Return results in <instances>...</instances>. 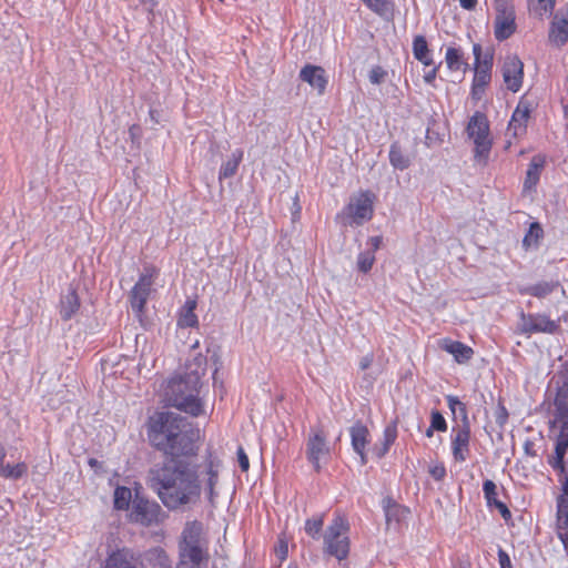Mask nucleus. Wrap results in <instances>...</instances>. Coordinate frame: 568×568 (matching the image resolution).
<instances>
[{
  "label": "nucleus",
  "mask_w": 568,
  "mask_h": 568,
  "mask_svg": "<svg viewBox=\"0 0 568 568\" xmlns=\"http://www.w3.org/2000/svg\"><path fill=\"white\" fill-rule=\"evenodd\" d=\"M146 435L150 444L171 457V462L197 455L200 429L176 413L155 412L149 417Z\"/></svg>",
  "instance_id": "1"
},
{
  "label": "nucleus",
  "mask_w": 568,
  "mask_h": 568,
  "mask_svg": "<svg viewBox=\"0 0 568 568\" xmlns=\"http://www.w3.org/2000/svg\"><path fill=\"white\" fill-rule=\"evenodd\" d=\"M148 484L171 510L194 504L201 496L197 466L186 462H170L150 469Z\"/></svg>",
  "instance_id": "2"
},
{
  "label": "nucleus",
  "mask_w": 568,
  "mask_h": 568,
  "mask_svg": "<svg viewBox=\"0 0 568 568\" xmlns=\"http://www.w3.org/2000/svg\"><path fill=\"white\" fill-rule=\"evenodd\" d=\"M201 378L196 372L171 377L163 389V400L193 417L204 413L200 398Z\"/></svg>",
  "instance_id": "3"
},
{
  "label": "nucleus",
  "mask_w": 568,
  "mask_h": 568,
  "mask_svg": "<svg viewBox=\"0 0 568 568\" xmlns=\"http://www.w3.org/2000/svg\"><path fill=\"white\" fill-rule=\"evenodd\" d=\"M179 555L176 568H204L206 566L209 554L201 521L193 520L185 524Z\"/></svg>",
  "instance_id": "4"
},
{
  "label": "nucleus",
  "mask_w": 568,
  "mask_h": 568,
  "mask_svg": "<svg viewBox=\"0 0 568 568\" xmlns=\"http://www.w3.org/2000/svg\"><path fill=\"white\" fill-rule=\"evenodd\" d=\"M349 524L342 515H336L323 535V550L337 560H344L349 554Z\"/></svg>",
  "instance_id": "5"
},
{
  "label": "nucleus",
  "mask_w": 568,
  "mask_h": 568,
  "mask_svg": "<svg viewBox=\"0 0 568 568\" xmlns=\"http://www.w3.org/2000/svg\"><path fill=\"white\" fill-rule=\"evenodd\" d=\"M467 134L475 144V159L479 163H486L491 149V139L489 135V122L481 112H475L469 119Z\"/></svg>",
  "instance_id": "6"
},
{
  "label": "nucleus",
  "mask_w": 568,
  "mask_h": 568,
  "mask_svg": "<svg viewBox=\"0 0 568 568\" xmlns=\"http://www.w3.org/2000/svg\"><path fill=\"white\" fill-rule=\"evenodd\" d=\"M473 53L475 57V74L473 79L471 95L475 99H480L486 85L491 79L494 54L490 50L483 53V48L479 43H474Z\"/></svg>",
  "instance_id": "7"
},
{
  "label": "nucleus",
  "mask_w": 568,
  "mask_h": 568,
  "mask_svg": "<svg viewBox=\"0 0 568 568\" xmlns=\"http://www.w3.org/2000/svg\"><path fill=\"white\" fill-rule=\"evenodd\" d=\"M496 17L494 21V36L496 40L509 39L517 29L515 7L510 1L494 2Z\"/></svg>",
  "instance_id": "8"
},
{
  "label": "nucleus",
  "mask_w": 568,
  "mask_h": 568,
  "mask_svg": "<svg viewBox=\"0 0 568 568\" xmlns=\"http://www.w3.org/2000/svg\"><path fill=\"white\" fill-rule=\"evenodd\" d=\"M305 454L314 470L320 473L322 464H326L331 456V449L322 429L311 430L306 440Z\"/></svg>",
  "instance_id": "9"
},
{
  "label": "nucleus",
  "mask_w": 568,
  "mask_h": 568,
  "mask_svg": "<svg viewBox=\"0 0 568 568\" xmlns=\"http://www.w3.org/2000/svg\"><path fill=\"white\" fill-rule=\"evenodd\" d=\"M162 508L156 501L148 500L143 497L135 496L132 501L130 519L142 526H152L161 521Z\"/></svg>",
  "instance_id": "10"
},
{
  "label": "nucleus",
  "mask_w": 568,
  "mask_h": 568,
  "mask_svg": "<svg viewBox=\"0 0 568 568\" xmlns=\"http://www.w3.org/2000/svg\"><path fill=\"white\" fill-rule=\"evenodd\" d=\"M349 224L361 225L373 216V194L369 191L361 192L346 206Z\"/></svg>",
  "instance_id": "11"
},
{
  "label": "nucleus",
  "mask_w": 568,
  "mask_h": 568,
  "mask_svg": "<svg viewBox=\"0 0 568 568\" xmlns=\"http://www.w3.org/2000/svg\"><path fill=\"white\" fill-rule=\"evenodd\" d=\"M560 320L552 321L544 314H520V331L525 334H555L560 329Z\"/></svg>",
  "instance_id": "12"
},
{
  "label": "nucleus",
  "mask_w": 568,
  "mask_h": 568,
  "mask_svg": "<svg viewBox=\"0 0 568 568\" xmlns=\"http://www.w3.org/2000/svg\"><path fill=\"white\" fill-rule=\"evenodd\" d=\"M501 73L507 89L511 92H518L524 79V63L521 60L517 55L506 57Z\"/></svg>",
  "instance_id": "13"
},
{
  "label": "nucleus",
  "mask_w": 568,
  "mask_h": 568,
  "mask_svg": "<svg viewBox=\"0 0 568 568\" xmlns=\"http://www.w3.org/2000/svg\"><path fill=\"white\" fill-rule=\"evenodd\" d=\"M298 77L303 82H306L312 89H314L318 95H323L325 93L328 78L326 71L322 67L305 64L301 69Z\"/></svg>",
  "instance_id": "14"
},
{
  "label": "nucleus",
  "mask_w": 568,
  "mask_h": 568,
  "mask_svg": "<svg viewBox=\"0 0 568 568\" xmlns=\"http://www.w3.org/2000/svg\"><path fill=\"white\" fill-rule=\"evenodd\" d=\"M532 110V104L528 100L521 99L513 112L507 132L517 138L526 133L527 122Z\"/></svg>",
  "instance_id": "15"
},
{
  "label": "nucleus",
  "mask_w": 568,
  "mask_h": 568,
  "mask_svg": "<svg viewBox=\"0 0 568 568\" xmlns=\"http://www.w3.org/2000/svg\"><path fill=\"white\" fill-rule=\"evenodd\" d=\"M153 281L152 276L142 274L131 291L130 301L132 310L141 314L149 298Z\"/></svg>",
  "instance_id": "16"
},
{
  "label": "nucleus",
  "mask_w": 568,
  "mask_h": 568,
  "mask_svg": "<svg viewBox=\"0 0 568 568\" xmlns=\"http://www.w3.org/2000/svg\"><path fill=\"white\" fill-rule=\"evenodd\" d=\"M453 432L455 433L452 439L453 456L456 462L463 463L469 453L470 427L468 422H464L463 426L454 428Z\"/></svg>",
  "instance_id": "17"
},
{
  "label": "nucleus",
  "mask_w": 568,
  "mask_h": 568,
  "mask_svg": "<svg viewBox=\"0 0 568 568\" xmlns=\"http://www.w3.org/2000/svg\"><path fill=\"white\" fill-rule=\"evenodd\" d=\"M548 39L557 48H561L568 42V12L555 14L549 27Z\"/></svg>",
  "instance_id": "18"
},
{
  "label": "nucleus",
  "mask_w": 568,
  "mask_h": 568,
  "mask_svg": "<svg viewBox=\"0 0 568 568\" xmlns=\"http://www.w3.org/2000/svg\"><path fill=\"white\" fill-rule=\"evenodd\" d=\"M349 434L352 438V447L354 452L359 455L362 465H365L367 463L365 448L368 444V429L361 422H357L351 427Z\"/></svg>",
  "instance_id": "19"
},
{
  "label": "nucleus",
  "mask_w": 568,
  "mask_h": 568,
  "mask_svg": "<svg viewBox=\"0 0 568 568\" xmlns=\"http://www.w3.org/2000/svg\"><path fill=\"white\" fill-rule=\"evenodd\" d=\"M483 491L488 507L497 508L501 517L506 520L511 517V513L508 507L497 499V486L493 480L486 479L484 481Z\"/></svg>",
  "instance_id": "20"
},
{
  "label": "nucleus",
  "mask_w": 568,
  "mask_h": 568,
  "mask_svg": "<svg viewBox=\"0 0 568 568\" xmlns=\"http://www.w3.org/2000/svg\"><path fill=\"white\" fill-rule=\"evenodd\" d=\"M558 538L561 540L568 555V500L565 497L557 499Z\"/></svg>",
  "instance_id": "21"
},
{
  "label": "nucleus",
  "mask_w": 568,
  "mask_h": 568,
  "mask_svg": "<svg viewBox=\"0 0 568 568\" xmlns=\"http://www.w3.org/2000/svg\"><path fill=\"white\" fill-rule=\"evenodd\" d=\"M442 348L452 354L455 361L460 364L468 362L474 355L471 347L458 341L444 339Z\"/></svg>",
  "instance_id": "22"
},
{
  "label": "nucleus",
  "mask_w": 568,
  "mask_h": 568,
  "mask_svg": "<svg viewBox=\"0 0 568 568\" xmlns=\"http://www.w3.org/2000/svg\"><path fill=\"white\" fill-rule=\"evenodd\" d=\"M568 449V428L565 429L561 425L560 435L557 438L555 446V454L549 458V464L554 469L564 470V457Z\"/></svg>",
  "instance_id": "23"
},
{
  "label": "nucleus",
  "mask_w": 568,
  "mask_h": 568,
  "mask_svg": "<svg viewBox=\"0 0 568 568\" xmlns=\"http://www.w3.org/2000/svg\"><path fill=\"white\" fill-rule=\"evenodd\" d=\"M219 481V469L217 465L210 460L206 465V479L204 483V491L207 496V499L212 506L215 505L217 493L215 490V487Z\"/></svg>",
  "instance_id": "24"
},
{
  "label": "nucleus",
  "mask_w": 568,
  "mask_h": 568,
  "mask_svg": "<svg viewBox=\"0 0 568 568\" xmlns=\"http://www.w3.org/2000/svg\"><path fill=\"white\" fill-rule=\"evenodd\" d=\"M545 163H546V159L541 154H537L531 159V161L528 165V170L526 172V179L524 182L525 190L531 189L537 185L539 178H540L541 170L545 166Z\"/></svg>",
  "instance_id": "25"
},
{
  "label": "nucleus",
  "mask_w": 568,
  "mask_h": 568,
  "mask_svg": "<svg viewBox=\"0 0 568 568\" xmlns=\"http://www.w3.org/2000/svg\"><path fill=\"white\" fill-rule=\"evenodd\" d=\"M80 300L75 290H70L62 296L60 302V315L64 321H69L79 310Z\"/></svg>",
  "instance_id": "26"
},
{
  "label": "nucleus",
  "mask_w": 568,
  "mask_h": 568,
  "mask_svg": "<svg viewBox=\"0 0 568 568\" xmlns=\"http://www.w3.org/2000/svg\"><path fill=\"white\" fill-rule=\"evenodd\" d=\"M527 3L529 12L534 17L544 20L552 14L556 0H527Z\"/></svg>",
  "instance_id": "27"
},
{
  "label": "nucleus",
  "mask_w": 568,
  "mask_h": 568,
  "mask_svg": "<svg viewBox=\"0 0 568 568\" xmlns=\"http://www.w3.org/2000/svg\"><path fill=\"white\" fill-rule=\"evenodd\" d=\"M196 308V301L195 300H186L184 303L179 320L178 325L180 327H195L199 324L197 316L194 313Z\"/></svg>",
  "instance_id": "28"
},
{
  "label": "nucleus",
  "mask_w": 568,
  "mask_h": 568,
  "mask_svg": "<svg viewBox=\"0 0 568 568\" xmlns=\"http://www.w3.org/2000/svg\"><path fill=\"white\" fill-rule=\"evenodd\" d=\"M413 53L416 60L425 65H432L433 59L424 36H416L413 41Z\"/></svg>",
  "instance_id": "29"
},
{
  "label": "nucleus",
  "mask_w": 568,
  "mask_h": 568,
  "mask_svg": "<svg viewBox=\"0 0 568 568\" xmlns=\"http://www.w3.org/2000/svg\"><path fill=\"white\" fill-rule=\"evenodd\" d=\"M389 162L394 169L404 171L410 165V159L407 156L400 145L394 142L389 148Z\"/></svg>",
  "instance_id": "30"
},
{
  "label": "nucleus",
  "mask_w": 568,
  "mask_h": 568,
  "mask_svg": "<svg viewBox=\"0 0 568 568\" xmlns=\"http://www.w3.org/2000/svg\"><path fill=\"white\" fill-rule=\"evenodd\" d=\"M243 159V151L242 150H235L231 158L222 164L220 172H219V179H229L235 175L237 168Z\"/></svg>",
  "instance_id": "31"
},
{
  "label": "nucleus",
  "mask_w": 568,
  "mask_h": 568,
  "mask_svg": "<svg viewBox=\"0 0 568 568\" xmlns=\"http://www.w3.org/2000/svg\"><path fill=\"white\" fill-rule=\"evenodd\" d=\"M445 62L450 71L466 70L468 64L463 59V52L459 48L448 47L445 53Z\"/></svg>",
  "instance_id": "32"
},
{
  "label": "nucleus",
  "mask_w": 568,
  "mask_h": 568,
  "mask_svg": "<svg viewBox=\"0 0 568 568\" xmlns=\"http://www.w3.org/2000/svg\"><path fill=\"white\" fill-rule=\"evenodd\" d=\"M559 287V282L550 281V282H539L534 285H530L525 288V293L531 296L544 298L550 295Z\"/></svg>",
  "instance_id": "33"
},
{
  "label": "nucleus",
  "mask_w": 568,
  "mask_h": 568,
  "mask_svg": "<svg viewBox=\"0 0 568 568\" xmlns=\"http://www.w3.org/2000/svg\"><path fill=\"white\" fill-rule=\"evenodd\" d=\"M556 406L561 425L565 429H568V386L564 387L558 394Z\"/></svg>",
  "instance_id": "34"
},
{
  "label": "nucleus",
  "mask_w": 568,
  "mask_h": 568,
  "mask_svg": "<svg viewBox=\"0 0 568 568\" xmlns=\"http://www.w3.org/2000/svg\"><path fill=\"white\" fill-rule=\"evenodd\" d=\"M28 471V466L26 463H18L16 465H2L0 467V477L7 479H19L23 477Z\"/></svg>",
  "instance_id": "35"
},
{
  "label": "nucleus",
  "mask_w": 568,
  "mask_h": 568,
  "mask_svg": "<svg viewBox=\"0 0 568 568\" xmlns=\"http://www.w3.org/2000/svg\"><path fill=\"white\" fill-rule=\"evenodd\" d=\"M132 500L131 489L124 486H119L114 490V507L119 510H126Z\"/></svg>",
  "instance_id": "36"
},
{
  "label": "nucleus",
  "mask_w": 568,
  "mask_h": 568,
  "mask_svg": "<svg viewBox=\"0 0 568 568\" xmlns=\"http://www.w3.org/2000/svg\"><path fill=\"white\" fill-rule=\"evenodd\" d=\"M324 515H316L305 521V532L313 539H318L323 530Z\"/></svg>",
  "instance_id": "37"
},
{
  "label": "nucleus",
  "mask_w": 568,
  "mask_h": 568,
  "mask_svg": "<svg viewBox=\"0 0 568 568\" xmlns=\"http://www.w3.org/2000/svg\"><path fill=\"white\" fill-rule=\"evenodd\" d=\"M148 560L152 568H172L170 558L162 549L150 551Z\"/></svg>",
  "instance_id": "38"
},
{
  "label": "nucleus",
  "mask_w": 568,
  "mask_h": 568,
  "mask_svg": "<svg viewBox=\"0 0 568 568\" xmlns=\"http://www.w3.org/2000/svg\"><path fill=\"white\" fill-rule=\"evenodd\" d=\"M385 517L387 521L396 520L399 521L402 517H404L408 510L395 503L387 501V505L384 506Z\"/></svg>",
  "instance_id": "39"
},
{
  "label": "nucleus",
  "mask_w": 568,
  "mask_h": 568,
  "mask_svg": "<svg viewBox=\"0 0 568 568\" xmlns=\"http://www.w3.org/2000/svg\"><path fill=\"white\" fill-rule=\"evenodd\" d=\"M396 437H397L396 425L395 424L388 425L384 429V445H383L382 450L378 453V457L384 456L388 452L390 445L395 442Z\"/></svg>",
  "instance_id": "40"
},
{
  "label": "nucleus",
  "mask_w": 568,
  "mask_h": 568,
  "mask_svg": "<svg viewBox=\"0 0 568 568\" xmlns=\"http://www.w3.org/2000/svg\"><path fill=\"white\" fill-rule=\"evenodd\" d=\"M375 255L373 252H362L357 257V268L362 273H367L373 267Z\"/></svg>",
  "instance_id": "41"
},
{
  "label": "nucleus",
  "mask_w": 568,
  "mask_h": 568,
  "mask_svg": "<svg viewBox=\"0 0 568 568\" xmlns=\"http://www.w3.org/2000/svg\"><path fill=\"white\" fill-rule=\"evenodd\" d=\"M105 568H135L120 552H113L105 561Z\"/></svg>",
  "instance_id": "42"
},
{
  "label": "nucleus",
  "mask_w": 568,
  "mask_h": 568,
  "mask_svg": "<svg viewBox=\"0 0 568 568\" xmlns=\"http://www.w3.org/2000/svg\"><path fill=\"white\" fill-rule=\"evenodd\" d=\"M542 236V229L538 223L530 224L528 233L524 237V244L530 246L536 244L538 240Z\"/></svg>",
  "instance_id": "43"
},
{
  "label": "nucleus",
  "mask_w": 568,
  "mask_h": 568,
  "mask_svg": "<svg viewBox=\"0 0 568 568\" xmlns=\"http://www.w3.org/2000/svg\"><path fill=\"white\" fill-rule=\"evenodd\" d=\"M363 2L375 13L384 14L388 11V0H363Z\"/></svg>",
  "instance_id": "44"
},
{
  "label": "nucleus",
  "mask_w": 568,
  "mask_h": 568,
  "mask_svg": "<svg viewBox=\"0 0 568 568\" xmlns=\"http://www.w3.org/2000/svg\"><path fill=\"white\" fill-rule=\"evenodd\" d=\"M447 403L454 414L458 410L463 415L464 420L467 422V412L464 403L455 396H447Z\"/></svg>",
  "instance_id": "45"
},
{
  "label": "nucleus",
  "mask_w": 568,
  "mask_h": 568,
  "mask_svg": "<svg viewBox=\"0 0 568 568\" xmlns=\"http://www.w3.org/2000/svg\"><path fill=\"white\" fill-rule=\"evenodd\" d=\"M430 426H432V429H435L438 432H446V429H447L446 420H445L444 416L438 410L432 412Z\"/></svg>",
  "instance_id": "46"
},
{
  "label": "nucleus",
  "mask_w": 568,
  "mask_h": 568,
  "mask_svg": "<svg viewBox=\"0 0 568 568\" xmlns=\"http://www.w3.org/2000/svg\"><path fill=\"white\" fill-rule=\"evenodd\" d=\"M386 72L381 67H375L369 71L368 78L373 84H379L384 81Z\"/></svg>",
  "instance_id": "47"
},
{
  "label": "nucleus",
  "mask_w": 568,
  "mask_h": 568,
  "mask_svg": "<svg viewBox=\"0 0 568 568\" xmlns=\"http://www.w3.org/2000/svg\"><path fill=\"white\" fill-rule=\"evenodd\" d=\"M237 460L240 468L242 471H247L250 468V462L246 453L244 452L243 447H239L237 449Z\"/></svg>",
  "instance_id": "48"
},
{
  "label": "nucleus",
  "mask_w": 568,
  "mask_h": 568,
  "mask_svg": "<svg viewBox=\"0 0 568 568\" xmlns=\"http://www.w3.org/2000/svg\"><path fill=\"white\" fill-rule=\"evenodd\" d=\"M429 474L436 480H442L446 476V468L444 465H436L429 469Z\"/></svg>",
  "instance_id": "49"
},
{
  "label": "nucleus",
  "mask_w": 568,
  "mask_h": 568,
  "mask_svg": "<svg viewBox=\"0 0 568 568\" xmlns=\"http://www.w3.org/2000/svg\"><path fill=\"white\" fill-rule=\"evenodd\" d=\"M498 560L500 568H513L510 557L504 549L498 550Z\"/></svg>",
  "instance_id": "50"
},
{
  "label": "nucleus",
  "mask_w": 568,
  "mask_h": 568,
  "mask_svg": "<svg viewBox=\"0 0 568 568\" xmlns=\"http://www.w3.org/2000/svg\"><path fill=\"white\" fill-rule=\"evenodd\" d=\"M382 242H383L382 236H372V237H369L368 244L372 247L371 252L375 253V251H377L381 247Z\"/></svg>",
  "instance_id": "51"
},
{
  "label": "nucleus",
  "mask_w": 568,
  "mask_h": 568,
  "mask_svg": "<svg viewBox=\"0 0 568 568\" xmlns=\"http://www.w3.org/2000/svg\"><path fill=\"white\" fill-rule=\"evenodd\" d=\"M276 554L281 560L285 559L287 555V545L281 541L280 546L276 548Z\"/></svg>",
  "instance_id": "52"
},
{
  "label": "nucleus",
  "mask_w": 568,
  "mask_h": 568,
  "mask_svg": "<svg viewBox=\"0 0 568 568\" xmlns=\"http://www.w3.org/2000/svg\"><path fill=\"white\" fill-rule=\"evenodd\" d=\"M372 363H373V356L366 355L361 359L359 367H361V369L365 371L372 365Z\"/></svg>",
  "instance_id": "53"
},
{
  "label": "nucleus",
  "mask_w": 568,
  "mask_h": 568,
  "mask_svg": "<svg viewBox=\"0 0 568 568\" xmlns=\"http://www.w3.org/2000/svg\"><path fill=\"white\" fill-rule=\"evenodd\" d=\"M436 73H437V69L436 68H433L432 70H429L428 72H426L424 74V80L426 83H433L434 80L436 79Z\"/></svg>",
  "instance_id": "54"
},
{
  "label": "nucleus",
  "mask_w": 568,
  "mask_h": 568,
  "mask_svg": "<svg viewBox=\"0 0 568 568\" xmlns=\"http://www.w3.org/2000/svg\"><path fill=\"white\" fill-rule=\"evenodd\" d=\"M460 6L466 10L475 9L477 4V0H459Z\"/></svg>",
  "instance_id": "55"
},
{
  "label": "nucleus",
  "mask_w": 568,
  "mask_h": 568,
  "mask_svg": "<svg viewBox=\"0 0 568 568\" xmlns=\"http://www.w3.org/2000/svg\"><path fill=\"white\" fill-rule=\"evenodd\" d=\"M562 491H564V495H561L560 497H565L568 500V475L564 478Z\"/></svg>",
  "instance_id": "56"
},
{
  "label": "nucleus",
  "mask_w": 568,
  "mask_h": 568,
  "mask_svg": "<svg viewBox=\"0 0 568 568\" xmlns=\"http://www.w3.org/2000/svg\"><path fill=\"white\" fill-rule=\"evenodd\" d=\"M89 465L92 467V468H99L101 466L100 462L97 460L95 458H90L89 459Z\"/></svg>",
  "instance_id": "57"
},
{
  "label": "nucleus",
  "mask_w": 568,
  "mask_h": 568,
  "mask_svg": "<svg viewBox=\"0 0 568 568\" xmlns=\"http://www.w3.org/2000/svg\"><path fill=\"white\" fill-rule=\"evenodd\" d=\"M434 430H435V429H432V426H429V427L427 428V430H426V436H427V437H432V436H433V434H434Z\"/></svg>",
  "instance_id": "58"
},
{
  "label": "nucleus",
  "mask_w": 568,
  "mask_h": 568,
  "mask_svg": "<svg viewBox=\"0 0 568 568\" xmlns=\"http://www.w3.org/2000/svg\"><path fill=\"white\" fill-rule=\"evenodd\" d=\"M136 129H138V128H136L135 125H133V126H131V128H130V134H131L132 136H134V135H135V132H134V131H135Z\"/></svg>",
  "instance_id": "59"
},
{
  "label": "nucleus",
  "mask_w": 568,
  "mask_h": 568,
  "mask_svg": "<svg viewBox=\"0 0 568 568\" xmlns=\"http://www.w3.org/2000/svg\"><path fill=\"white\" fill-rule=\"evenodd\" d=\"M143 2L144 3L150 2V6H151L150 10H152V8L154 7L153 0H143Z\"/></svg>",
  "instance_id": "60"
}]
</instances>
